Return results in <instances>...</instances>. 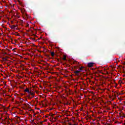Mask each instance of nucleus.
<instances>
[{"mask_svg":"<svg viewBox=\"0 0 125 125\" xmlns=\"http://www.w3.org/2000/svg\"><path fill=\"white\" fill-rule=\"evenodd\" d=\"M66 58H67V57H66V56H63L62 59L63 60H66Z\"/></svg>","mask_w":125,"mask_h":125,"instance_id":"nucleus-6","label":"nucleus"},{"mask_svg":"<svg viewBox=\"0 0 125 125\" xmlns=\"http://www.w3.org/2000/svg\"><path fill=\"white\" fill-rule=\"evenodd\" d=\"M25 92H28V93H30V90H29V88H26L25 90H24Z\"/></svg>","mask_w":125,"mask_h":125,"instance_id":"nucleus-3","label":"nucleus"},{"mask_svg":"<svg viewBox=\"0 0 125 125\" xmlns=\"http://www.w3.org/2000/svg\"><path fill=\"white\" fill-rule=\"evenodd\" d=\"M83 67L82 66L80 68V71H83Z\"/></svg>","mask_w":125,"mask_h":125,"instance_id":"nucleus-8","label":"nucleus"},{"mask_svg":"<svg viewBox=\"0 0 125 125\" xmlns=\"http://www.w3.org/2000/svg\"><path fill=\"white\" fill-rule=\"evenodd\" d=\"M80 70H77L74 72L75 74H79L80 73Z\"/></svg>","mask_w":125,"mask_h":125,"instance_id":"nucleus-5","label":"nucleus"},{"mask_svg":"<svg viewBox=\"0 0 125 125\" xmlns=\"http://www.w3.org/2000/svg\"><path fill=\"white\" fill-rule=\"evenodd\" d=\"M11 29H12V30H15V29H16V26H15V25L11 26Z\"/></svg>","mask_w":125,"mask_h":125,"instance_id":"nucleus-4","label":"nucleus"},{"mask_svg":"<svg viewBox=\"0 0 125 125\" xmlns=\"http://www.w3.org/2000/svg\"><path fill=\"white\" fill-rule=\"evenodd\" d=\"M93 65H94V63H93V62H89V63H88L87 66H88V67L90 68L91 67H93Z\"/></svg>","mask_w":125,"mask_h":125,"instance_id":"nucleus-1","label":"nucleus"},{"mask_svg":"<svg viewBox=\"0 0 125 125\" xmlns=\"http://www.w3.org/2000/svg\"><path fill=\"white\" fill-rule=\"evenodd\" d=\"M28 94H29V95H32V97H34V96H35V93L32 92H31V91H30V93H28Z\"/></svg>","mask_w":125,"mask_h":125,"instance_id":"nucleus-2","label":"nucleus"},{"mask_svg":"<svg viewBox=\"0 0 125 125\" xmlns=\"http://www.w3.org/2000/svg\"><path fill=\"white\" fill-rule=\"evenodd\" d=\"M51 56H52V57L54 56V52H51Z\"/></svg>","mask_w":125,"mask_h":125,"instance_id":"nucleus-7","label":"nucleus"}]
</instances>
